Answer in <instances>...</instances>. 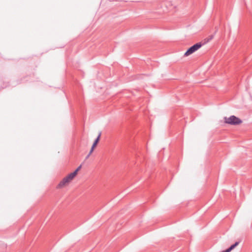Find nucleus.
<instances>
[{
  "label": "nucleus",
  "mask_w": 252,
  "mask_h": 252,
  "mask_svg": "<svg viewBox=\"0 0 252 252\" xmlns=\"http://www.w3.org/2000/svg\"><path fill=\"white\" fill-rule=\"evenodd\" d=\"M81 168V165L79 166L72 173L74 174V175L76 176V175L77 174L78 172L80 170Z\"/></svg>",
  "instance_id": "nucleus-8"
},
{
  "label": "nucleus",
  "mask_w": 252,
  "mask_h": 252,
  "mask_svg": "<svg viewBox=\"0 0 252 252\" xmlns=\"http://www.w3.org/2000/svg\"><path fill=\"white\" fill-rule=\"evenodd\" d=\"M101 132H100L97 136V137L96 138V139L94 140L93 144V145L92 146L94 147H95L96 146V145H97L99 140H100V136H101Z\"/></svg>",
  "instance_id": "nucleus-4"
},
{
  "label": "nucleus",
  "mask_w": 252,
  "mask_h": 252,
  "mask_svg": "<svg viewBox=\"0 0 252 252\" xmlns=\"http://www.w3.org/2000/svg\"><path fill=\"white\" fill-rule=\"evenodd\" d=\"M214 37V34L210 35L209 36V37L207 39V42H209L210 40H211L212 39H213Z\"/></svg>",
  "instance_id": "nucleus-9"
},
{
  "label": "nucleus",
  "mask_w": 252,
  "mask_h": 252,
  "mask_svg": "<svg viewBox=\"0 0 252 252\" xmlns=\"http://www.w3.org/2000/svg\"><path fill=\"white\" fill-rule=\"evenodd\" d=\"M203 44L204 43H202V42H200L193 45L189 48H188L187 51L185 53L184 56L187 57L192 54L196 51L198 50L200 48H201Z\"/></svg>",
  "instance_id": "nucleus-2"
},
{
  "label": "nucleus",
  "mask_w": 252,
  "mask_h": 252,
  "mask_svg": "<svg viewBox=\"0 0 252 252\" xmlns=\"http://www.w3.org/2000/svg\"><path fill=\"white\" fill-rule=\"evenodd\" d=\"M239 242H236L234 244L231 245L230 247H229L228 249L231 252L233 249H234L236 246H237L239 245Z\"/></svg>",
  "instance_id": "nucleus-5"
},
{
  "label": "nucleus",
  "mask_w": 252,
  "mask_h": 252,
  "mask_svg": "<svg viewBox=\"0 0 252 252\" xmlns=\"http://www.w3.org/2000/svg\"><path fill=\"white\" fill-rule=\"evenodd\" d=\"M94 148H95L94 147L92 146L91 149V150H90V152H89L90 155H91V154H92V153H93V152L94 151Z\"/></svg>",
  "instance_id": "nucleus-10"
},
{
  "label": "nucleus",
  "mask_w": 252,
  "mask_h": 252,
  "mask_svg": "<svg viewBox=\"0 0 252 252\" xmlns=\"http://www.w3.org/2000/svg\"><path fill=\"white\" fill-rule=\"evenodd\" d=\"M239 242H236L234 244L231 245L230 247H229L228 249L231 252L233 249H234L236 246H237L239 245Z\"/></svg>",
  "instance_id": "nucleus-7"
},
{
  "label": "nucleus",
  "mask_w": 252,
  "mask_h": 252,
  "mask_svg": "<svg viewBox=\"0 0 252 252\" xmlns=\"http://www.w3.org/2000/svg\"><path fill=\"white\" fill-rule=\"evenodd\" d=\"M224 122L225 123L231 125H238L242 123V121L239 118L234 115H232L229 118L224 117Z\"/></svg>",
  "instance_id": "nucleus-1"
},
{
  "label": "nucleus",
  "mask_w": 252,
  "mask_h": 252,
  "mask_svg": "<svg viewBox=\"0 0 252 252\" xmlns=\"http://www.w3.org/2000/svg\"><path fill=\"white\" fill-rule=\"evenodd\" d=\"M75 176L72 172L69 174L66 177L64 178L58 184L57 188H61L63 187L66 183L69 182L71 180H72Z\"/></svg>",
  "instance_id": "nucleus-3"
},
{
  "label": "nucleus",
  "mask_w": 252,
  "mask_h": 252,
  "mask_svg": "<svg viewBox=\"0 0 252 252\" xmlns=\"http://www.w3.org/2000/svg\"><path fill=\"white\" fill-rule=\"evenodd\" d=\"M90 155H90V153H89L88 155L86 156V157L85 158L86 159H88L89 158V157L90 156Z\"/></svg>",
  "instance_id": "nucleus-11"
},
{
  "label": "nucleus",
  "mask_w": 252,
  "mask_h": 252,
  "mask_svg": "<svg viewBox=\"0 0 252 252\" xmlns=\"http://www.w3.org/2000/svg\"><path fill=\"white\" fill-rule=\"evenodd\" d=\"M239 242H236L234 244L231 245L230 247H229L228 249L231 252L233 249H234L236 246H237L239 245Z\"/></svg>",
  "instance_id": "nucleus-6"
}]
</instances>
